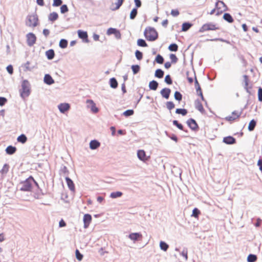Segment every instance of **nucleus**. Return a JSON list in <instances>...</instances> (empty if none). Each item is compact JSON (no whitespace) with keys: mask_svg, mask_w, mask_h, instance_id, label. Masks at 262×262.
I'll use <instances>...</instances> for the list:
<instances>
[{"mask_svg":"<svg viewBox=\"0 0 262 262\" xmlns=\"http://www.w3.org/2000/svg\"><path fill=\"white\" fill-rule=\"evenodd\" d=\"M9 166L8 164H6L3 166V168L0 171V172L2 174L7 173L9 171Z\"/></svg>","mask_w":262,"mask_h":262,"instance_id":"42","label":"nucleus"},{"mask_svg":"<svg viewBox=\"0 0 262 262\" xmlns=\"http://www.w3.org/2000/svg\"><path fill=\"white\" fill-rule=\"evenodd\" d=\"M200 213V211L198 208H195L193 209L192 211V216L195 217V218H198V216Z\"/></svg>","mask_w":262,"mask_h":262,"instance_id":"45","label":"nucleus"},{"mask_svg":"<svg viewBox=\"0 0 262 262\" xmlns=\"http://www.w3.org/2000/svg\"><path fill=\"white\" fill-rule=\"evenodd\" d=\"M30 91L29 83L27 80H24L21 84L20 95L23 98H25L30 95Z\"/></svg>","mask_w":262,"mask_h":262,"instance_id":"3","label":"nucleus"},{"mask_svg":"<svg viewBox=\"0 0 262 262\" xmlns=\"http://www.w3.org/2000/svg\"><path fill=\"white\" fill-rule=\"evenodd\" d=\"M156 61L160 64H162L164 62V59L163 57L160 55H158L155 59Z\"/></svg>","mask_w":262,"mask_h":262,"instance_id":"46","label":"nucleus"},{"mask_svg":"<svg viewBox=\"0 0 262 262\" xmlns=\"http://www.w3.org/2000/svg\"><path fill=\"white\" fill-rule=\"evenodd\" d=\"M191 25L189 23H184L182 25V30L183 31H186L191 27Z\"/></svg>","mask_w":262,"mask_h":262,"instance_id":"43","label":"nucleus"},{"mask_svg":"<svg viewBox=\"0 0 262 262\" xmlns=\"http://www.w3.org/2000/svg\"><path fill=\"white\" fill-rule=\"evenodd\" d=\"M171 91L168 88H164L161 91V94L162 96L168 99L169 97Z\"/></svg>","mask_w":262,"mask_h":262,"instance_id":"20","label":"nucleus"},{"mask_svg":"<svg viewBox=\"0 0 262 262\" xmlns=\"http://www.w3.org/2000/svg\"><path fill=\"white\" fill-rule=\"evenodd\" d=\"M7 101L6 98L0 97V106H3Z\"/></svg>","mask_w":262,"mask_h":262,"instance_id":"60","label":"nucleus"},{"mask_svg":"<svg viewBox=\"0 0 262 262\" xmlns=\"http://www.w3.org/2000/svg\"><path fill=\"white\" fill-rule=\"evenodd\" d=\"M132 69L134 74L138 73L140 69V67L138 65H133L132 66Z\"/></svg>","mask_w":262,"mask_h":262,"instance_id":"41","label":"nucleus"},{"mask_svg":"<svg viewBox=\"0 0 262 262\" xmlns=\"http://www.w3.org/2000/svg\"><path fill=\"white\" fill-rule=\"evenodd\" d=\"M176 113L178 114H181L183 116H185L187 113V111L186 109L177 108L176 111Z\"/></svg>","mask_w":262,"mask_h":262,"instance_id":"35","label":"nucleus"},{"mask_svg":"<svg viewBox=\"0 0 262 262\" xmlns=\"http://www.w3.org/2000/svg\"><path fill=\"white\" fill-rule=\"evenodd\" d=\"M7 70L10 74H12L13 73V68L12 66L9 65L8 66H7Z\"/></svg>","mask_w":262,"mask_h":262,"instance_id":"61","label":"nucleus"},{"mask_svg":"<svg viewBox=\"0 0 262 262\" xmlns=\"http://www.w3.org/2000/svg\"><path fill=\"white\" fill-rule=\"evenodd\" d=\"M165 81L168 84H171L172 83V80L170 75H167L165 76Z\"/></svg>","mask_w":262,"mask_h":262,"instance_id":"55","label":"nucleus"},{"mask_svg":"<svg viewBox=\"0 0 262 262\" xmlns=\"http://www.w3.org/2000/svg\"><path fill=\"white\" fill-rule=\"evenodd\" d=\"M92 216L89 214H85L83 216L84 227L86 228L92 222Z\"/></svg>","mask_w":262,"mask_h":262,"instance_id":"12","label":"nucleus"},{"mask_svg":"<svg viewBox=\"0 0 262 262\" xmlns=\"http://www.w3.org/2000/svg\"><path fill=\"white\" fill-rule=\"evenodd\" d=\"M223 142L227 144H233L236 142V140L233 137L228 136L224 138Z\"/></svg>","mask_w":262,"mask_h":262,"instance_id":"18","label":"nucleus"},{"mask_svg":"<svg viewBox=\"0 0 262 262\" xmlns=\"http://www.w3.org/2000/svg\"><path fill=\"white\" fill-rule=\"evenodd\" d=\"M86 103L89 107L91 108V111L93 113H97L98 112V108L96 107L95 103L92 100H88Z\"/></svg>","mask_w":262,"mask_h":262,"instance_id":"14","label":"nucleus"},{"mask_svg":"<svg viewBox=\"0 0 262 262\" xmlns=\"http://www.w3.org/2000/svg\"><path fill=\"white\" fill-rule=\"evenodd\" d=\"M66 180L67 184L69 188V189L71 190L74 191L75 190V185H74L73 181L69 177H66Z\"/></svg>","mask_w":262,"mask_h":262,"instance_id":"21","label":"nucleus"},{"mask_svg":"<svg viewBox=\"0 0 262 262\" xmlns=\"http://www.w3.org/2000/svg\"><path fill=\"white\" fill-rule=\"evenodd\" d=\"M124 115L125 116H129L134 114V111L132 110H128L124 112Z\"/></svg>","mask_w":262,"mask_h":262,"instance_id":"56","label":"nucleus"},{"mask_svg":"<svg viewBox=\"0 0 262 262\" xmlns=\"http://www.w3.org/2000/svg\"><path fill=\"white\" fill-rule=\"evenodd\" d=\"M160 248L162 250L166 251L168 248V245L164 242H161L160 244Z\"/></svg>","mask_w":262,"mask_h":262,"instance_id":"40","label":"nucleus"},{"mask_svg":"<svg viewBox=\"0 0 262 262\" xmlns=\"http://www.w3.org/2000/svg\"><path fill=\"white\" fill-rule=\"evenodd\" d=\"M144 35L148 40L154 41L158 38V33L156 30L152 28H146L144 31Z\"/></svg>","mask_w":262,"mask_h":262,"instance_id":"2","label":"nucleus"},{"mask_svg":"<svg viewBox=\"0 0 262 262\" xmlns=\"http://www.w3.org/2000/svg\"><path fill=\"white\" fill-rule=\"evenodd\" d=\"M137 13L138 12L137 8L133 9L130 13V18L132 19H134L136 17Z\"/></svg>","mask_w":262,"mask_h":262,"instance_id":"39","label":"nucleus"},{"mask_svg":"<svg viewBox=\"0 0 262 262\" xmlns=\"http://www.w3.org/2000/svg\"><path fill=\"white\" fill-rule=\"evenodd\" d=\"M46 55L49 60L53 59L55 56V53L53 49H50L46 52Z\"/></svg>","mask_w":262,"mask_h":262,"instance_id":"24","label":"nucleus"},{"mask_svg":"<svg viewBox=\"0 0 262 262\" xmlns=\"http://www.w3.org/2000/svg\"><path fill=\"white\" fill-rule=\"evenodd\" d=\"M138 158L143 162L148 161L149 159V156H147L145 151L144 150H139L137 152Z\"/></svg>","mask_w":262,"mask_h":262,"instance_id":"9","label":"nucleus"},{"mask_svg":"<svg viewBox=\"0 0 262 262\" xmlns=\"http://www.w3.org/2000/svg\"><path fill=\"white\" fill-rule=\"evenodd\" d=\"M256 124V122L254 120H252L250 121L249 125H248V129L250 131L253 130Z\"/></svg>","mask_w":262,"mask_h":262,"instance_id":"30","label":"nucleus"},{"mask_svg":"<svg viewBox=\"0 0 262 262\" xmlns=\"http://www.w3.org/2000/svg\"><path fill=\"white\" fill-rule=\"evenodd\" d=\"M33 182L35 183V180L33 177H30L28 179L21 183L22 186L20 189L23 191H30L32 188Z\"/></svg>","mask_w":262,"mask_h":262,"instance_id":"4","label":"nucleus"},{"mask_svg":"<svg viewBox=\"0 0 262 262\" xmlns=\"http://www.w3.org/2000/svg\"><path fill=\"white\" fill-rule=\"evenodd\" d=\"M158 86V83L155 80L150 81L149 83V87L152 90H156Z\"/></svg>","mask_w":262,"mask_h":262,"instance_id":"27","label":"nucleus"},{"mask_svg":"<svg viewBox=\"0 0 262 262\" xmlns=\"http://www.w3.org/2000/svg\"><path fill=\"white\" fill-rule=\"evenodd\" d=\"M100 145V143L96 140H92L90 143V147L92 149H95L99 147Z\"/></svg>","mask_w":262,"mask_h":262,"instance_id":"23","label":"nucleus"},{"mask_svg":"<svg viewBox=\"0 0 262 262\" xmlns=\"http://www.w3.org/2000/svg\"><path fill=\"white\" fill-rule=\"evenodd\" d=\"M195 107L196 109H197L201 113H205V110L203 106V105H202V103L199 100H195Z\"/></svg>","mask_w":262,"mask_h":262,"instance_id":"19","label":"nucleus"},{"mask_svg":"<svg viewBox=\"0 0 262 262\" xmlns=\"http://www.w3.org/2000/svg\"><path fill=\"white\" fill-rule=\"evenodd\" d=\"M256 259H257L256 256L255 255H253V254H250L248 256V258H247L248 262H254L256 260Z\"/></svg>","mask_w":262,"mask_h":262,"instance_id":"37","label":"nucleus"},{"mask_svg":"<svg viewBox=\"0 0 262 262\" xmlns=\"http://www.w3.org/2000/svg\"><path fill=\"white\" fill-rule=\"evenodd\" d=\"M124 2V0H118L117 2L115 4V7L112 8L113 10H118L121 6L122 5L123 3Z\"/></svg>","mask_w":262,"mask_h":262,"instance_id":"32","label":"nucleus"},{"mask_svg":"<svg viewBox=\"0 0 262 262\" xmlns=\"http://www.w3.org/2000/svg\"><path fill=\"white\" fill-rule=\"evenodd\" d=\"M110 85L113 89H116L118 86V82L115 78H112L110 81Z\"/></svg>","mask_w":262,"mask_h":262,"instance_id":"29","label":"nucleus"},{"mask_svg":"<svg viewBox=\"0 0 262 262\" xmlns=\"http://www.w3.org/2000/svg\"><path fill=\"white\" fill-rule=\"evenodd\" d=\"M44 81L48 84H52L54 82V81L52 77L49 74L45 75L44 77Z\"/></svg>","mask_w":262,"mask_h":262,"instance_id":"22","label":"nucleus"},{"mask_svg":"<svg viewBox=\"0 0 262 262\" xmlns=\"http://www.w3.org/2000/svg\"><path fill=\"white\" fill-rule=\"evenodd\" d=\"M60 112L63 113L70 109V106L68 103H61L58 106Z\"/></svg>","mask_w":262,"mask_h":262,"instance_id":"17","label":"nucleus"},{"mask_svg":"<svg viewBox=\"0 0 262 262\" xmlns=\"http://www.w3.org/2000/svg\"><path fill=\"white\" fill-rule=\"evenodd\" d=\"M174 97L176 100H179V101H181L182 99V94L178 91H177L174 93Z\"/></svg>","mask_w":262,"mask_h":262,"instance_id":"47","label":"nucleus"},{"mask_svg":"<svg viewBox=\"0 0 262 262\" xmlns=\"http://www.w3.org/2000/svg\"><path fill=\"white\" fill-rule=\"evenodd\" d=\"M243 83H244V87L246 89V91L248 93H250L249 90L251 88V86H249V77L247 75L243 76Z\"/></svg>","mask_w":262,"mask_h":262,"instance_id":"15","label":"nucleus"},{"mask_svg":"<svg viewBox=\"0 0 262 262\" xmlns=\"http://www.w3.org/2000/svg\"><path fill=\"white\" fill-rule=\"evenodd\" d=\"M59 227H65L66 226V222L63 221V219H61L59 223Z\"/></svg>","mask_w":262,"mask_h":262,"instance_id":"63","label":"nucleus"},{"mask_svg":"<svg viewBox=\"0 0 262 262\" xmlns=\"http://www.w3.org/2000/svg\"><path fill=\"white\" fill-rule=\"evenodd\" d=\"M62 3L61 0H53V6L58 7L60 6Z\"/></svg>","mask_w":262,"mask_h":262,"instance_id":"53","label":"nucleus"},{"mask_svg":"<svg viewBox=\"0 0 262 262\" xmlns=\"http://www.w3.org/2000/svg\"><path fill=\"white\" fill-rule=\"evenodd\" d=\"M174 104L172 102L168 101L166 102V107L168 110H171L174 107Z\"/></svg>","mask_w":262,"mask_h":262,"instance_id":"49","label":"nucleus"},{"mask_svg":"<svg viewBox=\"0 0 262 262\" xmlns=\"http://www.w3.org/2000/svg\"><path fill=\"white\" fill-rule=\"evenodd\" d=\"M16 150V147L12 146H9L6 149V152L9 155L13 154Z\"/></svg>","mask_w":262,"mask_h":262,"instance_id":"28","label":"nucleus"},{"mask_svg":"<svg viewBox=\"0 0 262 262\" xmlns=\"http://www.w3.org/2000/svg\"><path fill=\"white\" fill-rule=\"evenodd\" d=\"M17 140V141L19 142H20L21 143H25L27 141V138L25 135L22 134L18 137Z\"/></svg>","mask_w":262,"mask_h":262,"instance_id":"31","label":"nucleus"},{"mask_svg":"<svg viewBox=\"0 0 262 262\" xmlns=\"http://www.w3.org/2000/svg\"><path fill=\"white\" fill-rule=\"evenodd\" d=\"M187 124L188 126L193 130H196L199 126L196 121L193 119H189L187 121Z\"/></svg>","mask_w":262,"mask_h":262,"instance_id":"11","label":"nucleus"},{"mask_svg":"<svg viewBox=\"0 0 262 262\" xmlns=\"http://www.w3.org/2000/svg\"><path fill=\"white\" fill-rule=\"evenodd\" d=\"M58 18V15L56 12L51 13L49 15V19L53 22L57 20Z\"/></svg>","mask_w":262,"mask_h":262,"instance_id":"26","label":"nucleus"},{"mask_svg":"<svg viewBox=\"0 0 262 262\" xmlns=\"http://www.w3.org/2000/svg\"><path fill=\"white\" fill-rule=\"evenodd\" d=\"M116 32H117V30L116 29H114V28H109L107 30V34L108 35H111V34H115Z\"/></svg>","mask_w":262,"mask_h":262,"instance_id":"58","label":"nucleus"},{"mask_svg":"<svg viewBox=\"0 0 262 262\" xmlns=\"http://www.w3.org/2000/svg\"><path fill=\"white\" fill-rule=\"evenodd\" d=\"M135 55L137 59L139 60H141L143 58V54L141 52L137 50L135 52Z\"/></svg>","mask_w":262,"mask_h":262,"instance_id":"48","label":"nucleus"},{"mask_svg":"<svg viewBox=\"0 0 262 262\" xmlns=\"http://www.w3.org/2000/svg\"><path fill=\"white\" fill-rule=\"evenodd\" d=\"M164 72L161 69H158L156 71L155 76L161 78L163 77Z\"/></svg>","mask_w":262,"mask_h":262,"instance_id":"33","label":"nucleus"},{"mask_svg":"<svg viewBox=\"0 0 262 262\" xmlns=\"http://www.w3.org/2000/svg\"><path fill=\"white\" fill-rule=\"evenodd\" d=\"M215 8L217 11V13H216V15L217 16L220 15L227 10V6L223 2L221 1H218L216 3Z\"/></svg>","mask_w":262,"mask_h":262,"instance_id":"5","label":"nucleus"},{"mask_svg":"<svg viewBox=\"0 0 262 262\" xmlns=\"http://www.w3.org/2000/svg\"><path fill=\"white\" fill-rule=\"evenodd\" d=\"M194 84H195V87L196 93H197L198 95L201 97V98L203 101H206L205 99L203 96L201 86H200L196 77L195 78Z\"/></svg>","mask_w":262,"mask_h":262,"instance_id":"10","label":"nucleus"},{"mask_svg":"<svg viewBox=\"0 0 262 262\" xmlns=\"http://www.w3.org/2000/svg\"><path fill=\"white\" fill-rule=\"evenodd\" d=\"M173 124L181 130H183V126L179 123L177 120L173 121Z\"/></svg>","mask_w":262,"mask_h":262,"instance_id":"51","label":"nucleus"},{"mask_svg":"<svg viewBox=\"0 0 262 262\" xmlns=\"http://www.w3.org/2000/svg\"><path fill=\"white\" fill-rule=\"evenodd\" d=\"M26 24L27 26L34 28L38 25V18L36 13L29 14L27 17Z\"/></svg>","mask_w":262,"mask_h":262,"instance_id":"1","label":"nucleus"},{"mask_svg":"<svg viewBox=\"0 0 262 262\" xmlns=\"http://www.w3.org/2000/svg\"><path fill=\"white\" fill-rule=\"evenodd\" d=\"M171 14L173 16L176 17L179 15V11L177 9H173L171 11Z\"/></svg>","mask_w":262,"mask_h":262,"instance_id":"59","label":"nucleus"},{"mask_svg":"<svg viewBox=\"0 0 262 262\" xmlns=\"http://www.w3.org/2000/svg\"><path fill=\"white\" fill-rule=\"evenodd\" d=\"M223 18L229 23H232L234 21L233 17L229 13H225L223 15Z\"/></svg>","mask_w":262,"mask_h":262,"instance_id":"25","label":"nucleus"},{"mask_svg":"<svg viewBox=\"0 0 262 262\" xmlns=\"http://www.w3.org/2000/svg\"><path fill=\"white\" fill-rule=\"evenodd\" d=\"M168 49L171 51L176 52L178 49V46L176 43H172L169 45L168 47Z\"/></svg>","mask_w":262,"mask_h":262,"instance_id":"36","label":"nucleus"},{"mask_svg":"<svg viewBox=\"0 0 262 262\" xmlns=\"http://www.w3.org/2000/svg\"><path fill=\"white\" fill-rule=\"evenodd\" d=\"M68 46V41L64 39H62L59 42V47L61 48H66Z\"/></svg>","mask_w":262,"mask_h":262,"instance_id":"34","label":"nucleus"},{"mask_svg":"<svg viewBox=\"0 0 262 262\" xmlns=\"http://www.w3.org/2000/svg\"><path fill=\"white\" fill-rule=\"evenodd\" d=\"M219 29V27L216 26V25L212 23H207L203 25L200 28V31L203 32L207 31H214Z\"/></svg>","mask_w":262,"mask_h":262,"instance_id":"7","label":"nucleus"},{"mask_svg":"<svg viewBox=\"0 0 262 262\" xmlns=\"http://www.w3.org/2000/svg\"><path fill=\"white\" fill-rule=\"evenodd\" d=\"M27 42L29 46H32L36 41V37L33 33H29L26 35Z\"/></svg>","mask_w":262,"mask_h":262,"instance_id":"8","label":"nucleus"},{"mask_svg":"<svg viewBox=\"0 0 262 262\" xmlns=\"http://www.w3.org/2000/svg\"><path fill=\"white\" fill-rule=\"evenodd\" d=\"M75 253H76V258L79 260H82V259L83 258V255L80 253L79 251L77 249L76 250Z\"/></svg>","mask_w":262,"mask_h":262,"instance_id":"52","label":"nucleus"},{"mask_svg":"<svg viewBox=\"0 0 262 262\" xmlns=\"http://www.w3.org/2000/svg\"><path fill=\"white\" fill-rule=\"evenodd\" d=\"M69 11V9L66 5H63L60 7V12L61 13H64Z\"/></svg>","mask_w":262,"mask_h":262,"instance_id":"50","label":"nucleus"},{"mask_svg":"<svg viewBox=\"0 0 262 262\" xmlns=\"http://www.w3.org/2000/svg\"><path fill=\"white\" fill-rule=\"evenodd\" d=\"M122 195V193L120 191H117L112 192L111 194V197L112 198H116L118 197H120Z\"/></svg>","mask_w":262,"mask_h":262,"instance_id":"44","label":"nucleus"},{"mask_svg":"<svg viewBox=\"0 0 262 262\" xmlns=\"http://www.w3.org/2000/svg\"><path fill=\"white\" fill-rule=\"evenodd\" d=\"M128 237L131 240L135 242L138 239H141L142 235L140 233H132L129 235Z\"/></svg>","mask_w":262,"mask_h":262,"instance_id":"16","label":"nucleus"},{"mask_svg":"<svg viewBox=\"0 0 262 262\" xmlns=\"http://www.w3.org/2000/svg\"><path fill=\"white\" fill-rule=\"evenodd\" d=\"M258 99L260 102H262V88L259 87L258 90Z\"/></svg>","mask_w":262,"mask_h":262,"instance_id":"54","label":"nucleus"},{"mask_svg":"<svg viewBox=\"0 0 262 262\" xmlns=\"http://www.w3.org/2000/svg\"><path fill=\"white\" fill-rule=\"evenodd\" d=\"M257 165L259 167L260 170L262 172V159H259L257 162Z\"/></svg>","mask_w":262,"mask_h":262,"instance_id":"64","label":"nucleus"},{"mask_svg":"<svg viewBox=\"0 0 262 262\" xmlns=\"http://www.w3.org/2000/svg\"><path fill=\"white\" fill-rule=\"evenodd\" d=\"M242 114V112L241 111H234L232 113L231 115L227 116L225 118V120L230 123H232L233 121L238 120L241 117Z\"/></svg>","mask_w":262,"mask_h":262,"instance_id":"6","label":"nucleus"},{"mask_svg":"<svg viewBox=\"0 0 262 262\" xmlns=\"http://www.w3.org/2000/svg\"><path fill=\"white\" fill-rule=\"evenodd\" d=\"M78 37L83 39V41L85 42H88V33L85 31H82L81 30H79L77 31Z\"/></svg>","mask_w":262,"mask_h":262,"instance_id":"13","label":"nucleus"},{"mask_svg":"<svg viewBox=\"0 0 262 262\" xmlns=\"http://www.w3.org/2000/svg\"><path fill=\"white\" fill-rule=\"evenodd\" d=\"M181 255L185 257V259L187 260L188 259L187 256V251L186 250H184L182 251L181 253Z\"/></svg>","mask_w":262,"mask_h":262,"instance_id":"62","label":"nucleus"},{"mask_svg":"<svg viewBox=\"0 0 262 262\" xmlns=\"http://www.w3.org/2000/svg\"><path fill=\"white\" fill-rule=\"evenodd\" d=\"M137 44L139 46L145 47L147 46V43L144 40L142 39H139L137 41Z\"/></svg>","mask_w":262,"mask_h":262,"instance_id":"38","label":"nucleus"},{"mask_svg":"<svg viewBox=\"0 0 262 262\" xmlns=\"http://www.w3.org/2000/svg\"><path fill=\"white\" fill-rule=\"evenodd\" d=\"M170 58L173 63H176L178 61V58L174 54H170Z\"/></svg>","mask_w":262,"mask_h":262,"instance_id":"57","label":"nucleus"}]
</instances>
